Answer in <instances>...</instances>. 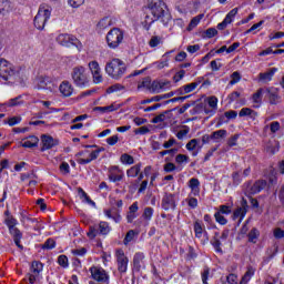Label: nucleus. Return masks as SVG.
<instances>
[{
	"instance_id": "nucleus-27",
	"label": "nucleus",
	"mask_w": 284,
	"mask_h": 284,
	"mask_svg": "<svg viewBox=\"0 0 284 284\" xmlns=\"http://www.w3.org/2000/svg\"><path fill=\"white\" fill-rule=\"evenodd\" d=\"M139 202H133L132 205L129 206V212L126 213L128 223H133L134 219L139 216Z\"/></svg>"
},
{
	"instance_id": "nucleus-30",
	"label": "nucleus",
	"mask_w": 284,
	"mask_h": 284,
	"mask_svg": "<svg viewBox=\"0 0 284 284\" xmlns=\"http://www.w3.org/2000/svg\"><path fill=\"white\" fill-rule=\"evenodd\" d=\"M189 187L193 194V196H199L201 194V182L196 178H192L189 181Z\"/></svg>"
},
{
	"instance_id": "nucleus-56",
	"label": "nucleus",
	"mask_w": 284,
	"mask_h": 284,
	"mask_svg": "<svg viewBox=\"0 0 284 284\" xmlns=\"http://www.w3.org/2000/svg\"><path fill=\"white\" fill-rule=\"evenodd\" d=\"M219 34V31L215 28H209L205 32H204V37L206 39H213V37H216Z\"/></svg>"
},
{
	"instance_id": "nucleus-15",
	"label": "nucleus",
	"mask_w": 284,
	"mask_h": 284,
	"mask_svg": "<svg viewBox=\"0 0 284 284\" xmlns=\"http://www.w3.org/2000/svg\"><path fill=\"white\" fill-rule=\"evenodd\" d=\"M37 90H48L49 92H52L54 88H57V84H54V81H52V78L50 77H40L37 80Z\"/></svg>"
},
{
	"instance_id": "nucleus-62",
	"label": "nucleus",
	"mask_w": 284,
	"mask_h": 284,
	"mask_svg": "<svg viewBox=\"0 0 284 284\" xmlns=\"http://www.w3.org/2000/svg\"><path fill=\"white\" fill-rule=\"evenodd\" d=\"M165 114H170V111H165L164 113L153 118L152 123H163V121H165Z\"/></svg>"
},
{
	"instance_id": "nucleus-16",
	"label": "nucleus",
	"mask_w": 284,
	"mask_h": 284,
	"mask_svg": "<svg viewBox=\"0 0 284 284\" xmlns=\"http://www.w3.org/2000/svg\"><path fill=\"white\" fill-rule=\"evenodd\" d=\"M29 273V283L34 284L36 281H39L41 272H43V264L41 262H32Z\"/></svg>"
},
{
	"instance_id": "nucleus-7",
	"label": "nucleus",
	"mask_w": 284,
	"mask_h": 284,
	"mask_svg": "<svg viewBox=\"0 0 284 284\" xmlns=\"http://www.w3.org/2000/svg\"><path fill=\"white\" fill-rule=\"evenodd\" d=\"M51 14L52 7H50L49 4H41L33 20L34 28H37V30H43V28H45V24L50 20Z\"/></svg>"
},
{
	"instance_id": "nucleus-57",
	"label": "nucleus",
	"mask_w": 284,
	"mask_h": 284,
	"mask_svg": "<svg viewBox=\"0 0 284 284\" xmlns=\"http://www.w3.org/2000/svg\"><path fill=\"white\" fill-rule=\"evenodd\" d=\"M189 161H190V156L185 154H178L175 156V162L179 163V165H181L182 163H187Z\"/></svg>"
},
{
	"instance_id": "nucleus-32",
	"label": "nucleus",
	"mask_w": 284,
	"mask_h": 284,
	"mask_svg": "<svg viewBox=\"0 0 284 284\" xmlns=\"http://www.w3.org/2000/svg\"><path fill=\"white\" fill-rule=\"evenodd\" d=\"M276 72H278V69L276 68H272L268 71L264 72V73H260V81H263V83H268V81H272L274 74H276Z\"/></svg>"
},
{
	"instance_id": "nucleus-34",
	"label": "nucleus",
	"mask_w": 284,
	"mask_h": 284,
	"mask_svg": "<svg viewBox=\"0 0 284 284\" xmlns=\"http://www.w3.org/2000/svg\"><path fill=\"white\" fill-rule=\"evenodd\" d=\"M24 103L26 101H23V95H18L7 101L4 105L7 108H18L19 105H23Z\"/></svg>"
},
{
	"instance_id": "nucleus-40",
	"label": "nucleus",
	"mask_w": 284,
	"mask_h": 284,
	"mask_svg": "<svg viewBox=\"0 0 284 284\" xmlns=\"http://www.w3.org/2000/svg\"><path fill=\"white\" fill-rule=\"evenodd\" d=\"M153 216H154V209L151 206H146L142 213V219L148 223H150Z\"/></svg>"
},
{
	"instance_id": "nucleus-18",
	"label": "nucleus",
	"mask_w": 284,
	"mask_h": 284,
	"mask_svg": "<svg viewBox=\"0 0 284 284\" xmlns=\"http://www.w3.org/2000/svg\"><path fill=\"white\" fill-rule=\"evenodd\" d=\"M41 144V152H45L48 150H52V148H57V145H59V140L52 138L51 135H42Z\"/></svg>"
},
{
	"instance_id": "nucleus-14",
	"label": "nucleus",
	"mask_w": 284,
	"mask_h": 284,
	"mask_svg": "<svg viewBox=\"0 0 284 284\" xmlns=\"http://www.w3.org/2000/svg\"><path fill=\"white\" fill-rule=\"evenodd\" d=\"M89 70L93 78V83H103V74L101 73V67L97 60L89 62Z\"/></svg>"
},
{
	"instance_id": "nucleus-8",
	"label": "nucleus",
	"mask_w": 284,
	"mask_h": 284,
	"mask_svg": "<svg viewBox=\"0 0 284 284\" xmlns=\"http://www.w3.org/2000/svg\"><path fill=\"white\" fill-rule=\"evenodd\" d=\"M123 32L119 28H113L106 33V43L111 50H116V48L123 43Z\"/></svg>"
},
{
	"instance_id": "nucleus-49",
	"label": "nucleus",
	"mask_w": 284,
	"mask_h": 284,
	"mask_svg": "<svg viewBox=\"0 0 284 284\" xmlns=\"http://www.w3.org/2000/svg\"><path fill=\"white\" fill-rule=\"evenodd\" d=\"M214 219L220 225H227V219H225V215L215 212Z\"/></svg>"
},
{
	"instance_id": "nucleus-58",
	"label": "nucleus",
	"mask_w": 284,
	"mask_h": 284,
	"mask_svg": "<svg viewBox=\"0 0 284 284\" xmlns=\"http://www.w3.org/2000/svg\"><path fill=\"white\" fill-rule=\"evenodd\" d=\"M241 135H239V134H234L233 136H231L229 140H227V145H229V148H235V145H237V143H239V138H240Z\"/></svg>"
},
{
	"instance_id": "nucleus-31",
	"label": "nucleus",
	"mask_w": 284,
	"mask_h": 284,
	"mask_svg": "<svg viewBox=\"0 0 284 284\" xmlns=\"http://www.w3.org/2000/svg\"><path fill=\"white\" fill-rule=\"evenodd\" d=\"M99 154H101V150H95L90 153L89 159H83V158L78 159V163L80 165H88V163H92V161H97V159H99Z\"/></svg>"
},
{
	"instance_id": "nucleus-63",
	"label": "nucleus",
	"mask_w": 284,
	"mask_h": 284,
	"mask_svg": "<svg viewBox=\"0 0 284 284\" xmlns=\"http://www.w3.org/2000/svg\"><path fill=\"white\" fill-rule=\"evenodd\" d=\"M4 123H8V125H10L12 128L13 125H17V124L21 123V118L20 116H12L8 121H4Z\"/></svg>"
},
{
	"instance_id": "nucleus-39",
	"label": "nucleus",
	"mask_w": 284,
	"mask_h": 284,
	"mask_svg": "<svg viewBox=\"0 0 284 284\" xmlns=\"http://www.w3.org/2000/svg\"><path fill=\"white\" fill-rule=\"evenodd\" d=\"M150 48H159V45H163V37L161 36H152L149 41Z\"/></svg>"
},
{
	"instance_id": "nucleus-29",
	"label": "nucleus",
	"mask_w": 284,
	"mask_h": 284,
	"mask_svg": "<svg viewBox=\"0 0 284 284\" xmlns=\"http://www.w3.org/2000/svg\"><path fill=\"white\" fill-rule=\"evenodd\" d=\"M263 94H265V89L260 88L251 98L253 108H261V103H263Z\"/></svg>"
},
{
	"instance_id": "nucleus-17",
	"label": "nucleus",
	"mask_w": 284,
	"mask_h": 284,
	"mask_svg": "<svg viewBox=\"0 0 284 284\" xmlns=\"http://www.w3.org/2000/svg\"><path fill=\"white\" fill-rule=\"evenodd\" d=\"M108 176L111 183H119V181H123L124 173L119 166L113 165L109 168Z\"/></svg>"
},
{
	"instance_id": "nucleus-37",
	"label": "nucleus",
	"mask_w": 284,
	"mask_h": 284,
	"mask_svg": "<svg viewBox=\"0 0 284 284\" xmlns=\"http://www.w3.org/2000/svg\"><path fill=\"white\" fill-rule=\"evenodd\" d=\"M12 12V3L10 0H0V14H8Z\"/></svg>"
},
{
	"instance_id": "nucleus-10",
	"label": "nucleus",
	"mask_w": 284,
	"mask_h": 284,
	"mask_svg": "<svg viewBox=\"0 0 284 284\" xmlns=\"http://www.w3.org/2000/svg\"><path fill=\"white\" fill-rule=\"evenodd\" d=\"M89 272L91 274V277L93 281H97L98 283H104L109 284L110 283V275L108 272L101 267V266H91L89 268Z\"/></svg>"
},
{
	"instance_id": "nucleus-19",
	"label": "nucleus",
	"mask_w": 284,
	"mask_h": 284,
	"mask_svg": "<svg viewBox=\"0 0 284 284\" xmlns=\"http://www.w3.org/2000/svg\"><path fill=\"white\" fill-rule=\"evenodd\" d=\"M265 94L271 105H278V103L281 102V95L278 94V89L266 88Z\"/></svg>"
},
{
	"instance_id": "nucleus-11",
	"label": "nucleus",
	"mask_w": 284,
	"mask_h": 284,
	"mask_svg": "<svg viewBox=\"0 0 284 284\" xmlns=\"http://www.w3.org/2000/svg\"><path fill=\"white\" fill-rule=\"evenodd\" d=\"M176 203H179L176 194L164 193L161 201V207L164 212H174V210H176Z\"/></svg>"
},
{
	"instance_id": "nucleus-3",
	"label": "nucleus",
	"mask_w": 284,
	"mask_h": 284,
	"mask_svg": "<svg viewBox=\"0 0 284 284\" xmlns=\"http://www.w3.org/2000/svg\"><path fill=\"white\" fill-rule=\"evenodd\" d=\"M22 68L14 67L8 60L0 58V81L3 83H14L21 79Z\"/></svg>"
},
{
	"instance_id": "nucleus-52",
	"label": "nucleus",
	"mask_w": 284,
	"mask_h": 284,
	"mask_svg": "<svg viewBox=\"0 0 284 284\" xmlns=\"http://www.w3.org/2000/svg\"><path fill=\"white\" fill-rule=\"evenodd\" d=\"M197 145H199V140L192 139L187 142L186 150H189V152H194V150H196Z\"/></svg>"
},
{
	"instance_id": "nucleus-24",
	"label": "nucleus",
	"mask_w": 284,
	"mask_h": 284,
	"mask_svg": "<svg viewBox=\"0 0 284 284\" xmlns=\"http://www.w3.org/2000/svg\"><path fill=\"white\" fill-rule=\"evenodd\" d=\"M121 104H118L116 102L106 105V106H95L93 109V112H101V114H110V112H116V110H120Z\"/></svg>"
},
{
	"instance_id": "nucleus-1",
	"label": "nucleus",
	"mask_w": 284,
	"mask_h": 284,
	"mask_svg": "<svg viewBox=\"0 0 284 284\" xmlns=\"http://www.w3.org/2000/svg\"><path fill=\"white\" fill-rule=\"evenodd\" d=\"M155 21H161L163 26H168L172 21V14L168 11V6L163 0H150L148 3L144 20L146 30H150Z\"/></svg>"
},
{
	"instance_id": "nucleus-5",
	"label": "nucleus",
	"mask_w": 284,
	"mask_h": 284,
	"mask_svg": "<svg viewBox=\"0 0 284 284\" xmlns=\"http://www.w3.org/2000/svg\"><path fill=\"white\" fill-rule=\"evenodd\" d=\"M105 72L111 79H114L115 81H119L128 72V67L125 65V62H123L121 59H113L112 61L108 62L105 64Z\"/></svg>"
},
{
	"instance_id": "nucleus-2",
	"label": "nucleus",
	"mask_w": 284,
	"mask_h": 284,
	"mask_svg": "<svg viewBox=\"0 0 284 284\" xmlns=\"http://www.w3.org/2000/svg\"><path fill=\"white\" fill-rule=\"evenodd\" d=\"M22 68L14 67L8 60L0 58V81L3 83H14L21 79Z\"/></svg>"
},
{
	"instance_id": "nucleus-23",
	"label": "nucleus",
	"mask_w": 284,
	"mask_h": 284,
	"mask_svg": "<svg viewBox=\"0 0 284 284\" xmlns=\"http://www.w3.org/2000/svg\"><path fill=\"white\" fill-rule=\"evenodd\" d=\"M145 254L142 252H138L133 256V270L135 272H141V268L145 265Z\"/></svg>"
},
{
	"instance_id": "nucleus-28",
	"label": "nucleus",
	"mask_w": 284,
	"mask_h": 284,
	"mask_svg": "<svg viewBox=\"0 0 284 284\" xmlns=\"http://www.w3.org/2000/svg\"><path fill=\"white\" fill-rule=\"evenodd\" d=\"M9 233L11 236H13V241L17 247H19V250H23V245H21V239H23V234L21 231L16 226L13 229H9Z\"/></svg>"
},
{
	"instance_id": "nucleus-42",
	"label": "nucleus",
	"mask_w": 284,
	"mask_h": 284,
	"mask_svg": "<svg viewBox=\"0 0 284 284\" xmlns=\"http://www.w3.org/2000/svg\"><path fill=\"white\" fill-rule=\"evenodd\" d=\"M120 161L123 163V165H134V158L128 153H123Z\"/></svg>"
},
{
	"instance_id": "nucleus-33",
	"label": "nucleus",
	"mask_w": 284,
	"mask_h": 284,
	"mask_svg": "<svg viewBox=\"0 0 284 284\" xmlns=\"http://www.w3.org/2000/svg\"><path fill=\"white\" fill-rule=\"evenodd\" d=\"M256 274V268L247 266L245 274L242 276L240 284H248L252 277Z\"/></svg>"
},
{
	"instance_id": "nucleus-6",
	"label": "nucleus",
	"mask_w": 284,
	"mask_h": 284,
	"mask_svg": "<svg viewBox=\"0 0 284 284\" xmlns=\"http://www.w3.org/2000/svg\"><path fill=\"white\" fill-rule=\"evenodd\" d=\"M71 79L77 88H88V85H90V78L83 65H78L72 69Z\"/></svg>"
},
{
	"instance_id": "nucleus-51",
	"label": "nucleus",
	"mask_w": 284,
	"mask_h": 284,
	"mask_svg": "<svg viewBox=\"0 0 284 284\" xmlns=\"http://www.w3.org/2000/svg\"><path fill=\"white\" fill-rule=\"evenodd\" d=\"M257 239H258V230L252 229L248 233V242L256 243Z\"/></svg>"
},
{
	"instance_id": "nucleus-20",
	"label": "nucleus",
	"mask_w": 284,
	"mask_h": 284,
	"mask_svg": "<svg viewBox=\"0 0 284 284\" xmlns=\"http://www.w3.org/2000/svg\"><path fill=\"white\" fill-rule=\"evenodd\" d=\"M206 103L211 109H204V113L209 114V116H214L216 114V110H219V98L212 95L206 99Z\"/></svg>"
},
{
	"instance_id": "nucleus-26",
	"label": "nucleus",
	"mask_w": 284,
	"mask_h": 284,
	"mask_svg": "<svg viewBox=\"0 0 284 284\" xmlns=\"http://www.w3.org/2000/svg\"><path fill=\"white\" fill-rule=\"evenodd\" d=\"M245 205H247V202L244 201L242 206L237 207L233 212V221H236V219H239V224H241L243 219H245V214H247V209Z\"/></svg>"
},
{
	"instance_id": "nucleus-38",
	"label": "nucleus",
	"mask_w": 284,
	"mask_h": 284,
	"mask_svg": "<svg viewBox=\"0 0 284 284\" xmlns=\"http://www.w3.org/2000/svg\"><path fill=\"white\" fill-rule=\"evenodd\" d=\"M239 116L243 118V116H250V119H256V116H258V113L250 108H243L241 109V111L239 112Z\"/></svg>"
},
{
	"instance_id": "nucleus-21",
	"label": "nucleus",
	"mask_w": 284,
	"mask_h": 284,
	"mask_svg": "<svg viewBox=\"0 0 284 284\" xmlns=\"http://www.w3.org/2000/svg\"><path fill=\"white\" fill-rule=\"evenodd\" d=\"M267 187V181L265 180H257L253 185H248L246 187L247 194L254 195L258 194L262 190H265Z\"/></svg>"
},
{
	"instance_id": "nucleus-13",
	"label": "nucleus",
	"mask_w": 284,
	"mask_h": 284,
	"mask_svg": "<svg viewBox=\"0 0 284 284\" xmlns=\"http://www.w3.org/2000/svg\"><path fill=\"white\" fill-rule=\"evenodd\" d=\"M57 43L64 48H72V45H79V39L72 34L62 33L57 37Z\"/></svg>"
},
{
	"instance_id": "nucleus-22",
	"label": "nucleus",
	"mask_w": 284,
	"mask_h": 284,
	"mask_svg": "<svg viewBox=\"0 0 284 284\" xmlns=\"http://www.w3.org/2000/svg\"><path fill=\"white\" fill-rule=\"evenodd\" d=\"M103 213L106 219H111L114 221V223H121V221H123V217L121 216V210L116 207L104 209Z\"/></svg>"
},
{
	"instance_id": "nucleus-53",
	"label": "nucleus",
	"mask_w": 284,
	"mask_h": 284,
	"mask_svg": "<svg viewBox=\"0 0 284 284\" xmlns=\"http://www.w3.org/2000/svg\"><path fill=\"white\" fill-rule=\"evenodd\" d=\"M239 81H241V73L239 71H235L231 74L230 85H236Z\"/></svg>"
},
{
	"instance_id": "nucleus-47",
	"label": "nucleus",
	"mask_w": 284,
	"mask_h": 284,
	"mask_svg": "<svg viewBox=\"0 0 284 284\" xmlns=\"http://www.w3.org/2000/svg\"><path fill=\"white\" fill-rule=\"evenodd\" d=\"M201 278L203 284H209L207 278H210V266H204L201 272Z\"/></svg>"
},
{
	"instance_id": "nucleus-9",
	"label": "nucleus",
	"mask_w": 284,
	"mask_h": 284,
	"mask_svg": "<svg viewBox=\"0 0 284 284\" xmlns=\"http://www.w3.org/2000/svg\"><path fill=\"white\" fill-rule=\"evenodd\" d=\"M110 232H112V227H110V223L102 221L99 223V226L97 225L90 226L87 235L89 236V239H97L99 234H102V236H108Z\"/></svg>"
},
{
	"instance_id": "nucleus-43",
	"label": "nucleus",
	"mask_w": 284,
	"mask_h": 284,
	"mask_svg": "<svg viewBox=\"0 0 284 284\" xmlns=\"http://www.w3.org/2000/svg\"><path fill=\"white\" fill-rule=\"evenodd\" d=\"M211 244L213 245L215 252H223V248H221V240L219 239V233H215V236L211 240Z\"/></svg>"
},
{
	"instance_id": "nucleus-44",
	"label": "nucleus",
	"mask_w": 284,
	"mask_h": 284,
	"mask_svg": "<svg viewBox=\"0 0 284 284\" xmlns=\"http://www.w3.org/2000/svg\"><path fill=\"white\" fill-rule=\"evenodd\" d=\"M194 232L196 239H201L203 236V224H201V222L196 221L194 223Z\"/></svg>"
},
{
	"instance_id": "nucleus-36",
	"label": "nucleus",
	"mask_w": 284,
	"mask_h": 284,
	"mask_svg": "<svg viewBox=\"0 0 284 284\" xmlns=\"http://www.w3.org/2000/svg\"><path fill=\"white\" fill-rule=\"evenodd\" d=\"M141 168H142L141 163H138L131 166L129 170H126V176L129 179H136L138 174H141Z\"/></svg>"
},
{
	"instance_id": "nucleus-54",
	"label": "nucleus",
	"mask_w": 284,
	"mask_h": 284,
	"mask_svg": "<svg viewBox=\"0 0 284 284\" xmlns=\"http://www.w3.org/2000/svg\"><path fill=\"white\" fill-rule=\"evenodd\" d=\"M123 90V85L121 84H113L106 89L108 94H114V92H121Z\"/></svg>"
},
{
	"instance_id": "nucleus-12",
	"label": "nucleus",
	"mask_w": 284,
	"mask_h": 284,
	"mask_svg": "<svg viewBox=\"0 0 284 284\" xmlns=\"http://www.w3.org/2000/svg\"><path fill=\"white\" fill-rule=\"evenodd\" d=\"M115 260L118 272H120V274H125L128 272L130 260L125 256V252L122 248H118L115 251Z\"/></svg>"
},
{
	"instance_id": "nucleus-60",
	"label": "nucleus",
	"mask_w": 284,
	"mask_h": 284,
	"mask_svg": "<svg viewBox=\"0 0 284 284\" xmlns=\"http://www.w3.org/2000/svg\"><path fill=\"white\" fill-rule=\"evenodd\" d=\"M226 283L229 284H239V275L231 273L226 276Z\"/></svg>"
},
{
	"instance_id": "nucleus-25",
	"label": "nucleus",
	"mask_w": 284,
	"mask_h": 284,
	"mask_svg": "<svg viewBox=\"0 0 284 284\" xmlns=\"http://www.w3.org/2000/svg\"><path fill=\"white\" fill-rule=\"evenodd\" d=\"M59 90L62 97H70L74 92V87H72V83H70V81L65 80L61 82Z\"/></svg>"
},
{
	"instance_id": "nucleus-64",
	"label": "nucleus",
	"mask_w": 284,
	"mask_h": 284,
	"mask_svg": "<svg viewBox=\"0 0 284 284\" xmlns=\"http://www.w3.org/2000/svg\"><path fill=\"white\" fill-rule=\"evenodd\" d=\"M58 263L61 267H68L69 263H68V256L65 255H60L58 257Z\"/></svg>"
},
{
	"instance_id": "nucleus-35",
	"label": "nucleus",
	"mask_w": 284,
	"mask_h": 284,
	"mask_svg": "<svg viewBox=\"0 0 284 284\" xmlns=\"http://www.w3.org/2000/svg\"><path fill=\"white\" fill-rule=\"evenodd\" d=\"M21 145L22 148H37V145H39V138L30 135L29 138L23 140Z\"/></svg>"
},
{
	"instance_id": "nucleus-48",
	"label": "nucleus",
	"mask_w": 284,
	"mask_h": 284,
	"mask_svg": "<svg viewBox=\"0 0 284 284\" xmlns=\"http://www.w3.org/2000/svg\"><path fill=\"white\" fill-rule=\"evenodd\" d=\"M136 234H138V233L134 232V230H130V231L126 233L125 237H124V241H123L124 245H128V243H132V241H134V236H135Z\"/></svg>"
},
{
	"instance_id": "nucleus-59",
	"label": "nucleus",
	"mask_w": 284,
	"mask_h": 284,
	"mask_svg": "<svg viewBox=\"0 0 284 284\" xmlns=\"http://www.w3.org/2000/svg\"><path fill=\"white\" fill-rule=\"evenodd\" d=\"M71 253L73 254V256H85V254H88V248L85 247L74 248L71 251Z\"/></svg>"
},
{
	"instance_id": "nucleus-61",
	"label": "nucleus",
	"mask_w": 284,
	"mask_h": 284,
	"mask_svg": "<svg viewBox=\"0 0 284 284\" xmlns=\"http://www.w3.org/2000/svg\"><path fill=\"white\" fill-rule=\"evenodd\" d=\"M232 179H233V185H241L243 179L241 178L240 172H233L232 173Z\"/></svg>"
},
{
	"instance_id": "nucleus-45",
	"label": "nucleus",
	"mask_w": 284,
	"mask_h": 284,
	"mask_svg": "<svg viewBox=\"0 0 284 284\" xmlns=\"http://www.w3.org/2000/svg\"><path fill=\"white\" fill-rule=\"evenodd\" d=\"M217 214H222V215H230L232 214V206H227L225 204L220 205L219 210H217Z\"/></svg>"
},
{
	"instance_id": "nucleus-41",
	"label": "nucleus",
	"mask_w": 284,
	"mask_h": 284,
	"mask_svg": "<svg viewBox=\"0 0 284 284\" xmlns=\"http://www.w3.org/2000/svg\"><path fill=\"white\" fill-rule=\"evenodd\" d=\"M211 135H212L213 141H219V140L225 139V136H227V130H225V129L217 130V131H214Z\"/></svg>"
},
{
	"instance_id": "nucleus-50",
	"label": "nucleus",
	"mask_w": 284,
	"mask_h": 284,
	"mask_svg": "<svg viewBox=\"0 0 284 284\" xmlns=\"http://www.w3.org/2000/svg\"><path fill=\"white\" fill-rule=\"evenodd\" d=\"M184 88V92H186V94H190V92H194V90H196V88H199V82H192L189 84L183 85Z\"/></svg>"
},
{
	"instance_id": "nucleus-4",
	"label": "nucleus",
	"mask_w": 284,
	"mask_h": 284,
	"mask_svg": "<svg viewBox=\"0 0 284 284\" xmlns=\"http://www.w3.org/2000/svg\"><path fill=\"white\" fill-rule=\"evenodd\" d=\"M170 88H172V83L170 81H152L150 77H146L138 82V90H145L146 92H151L152 94L165 92V90H170Z\"/></svg>"
},
{
	"instance_id": "nucleus-55",
	"label": "nucleus",
	"mask_w": 284,
	"mask_h": 284,
	"mask_svg": "<svg viewBox=\"0 0 284 284\" xmlns=\"http://www.w3.org/2000/svg\"><path fill=\"white\" fill-rule=\"evenodd\" d=\"M6 225L9 227V230H12L17 226V219L13 216H9L4 220Z\"/></svg>"
},
{
	"instance_id": "nucleus-46",
	"label": "nucleus",
	"mask_w": 284,
	"mask_h": 284,
	"mask_svg": "<svg viewBox=\"0 0 284 284\" xmlns=\"http://www.w3.org/2000/svg\"><path fill=\"white\" fill-rule=\"evenodd\" d=\"M54 247H57V242L53 239H48L42 244V250H54Z\"/></svg>"
}]
</instances>
